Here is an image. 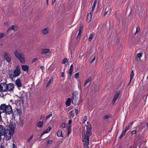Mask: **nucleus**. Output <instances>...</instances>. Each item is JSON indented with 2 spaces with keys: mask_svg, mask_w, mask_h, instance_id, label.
Here are the masks:
<instances>
[{
  "mask_svg": "<svg viewBox=\"0 0 148 148\" xmlns=\"http://www.w3.org/2000/svg\"><path fill=\"white\" fill-rule=\"evenodd\" d=\"M0 110L3 113H5L6 114H12V118H15V111H13L12 107L10 105H7L5 104H2L0 106Z\"/></svg>",
  "mask_w": 148,
  "mask_h": 148,
  "instance_id": "1",
  "label": "nucleus"
},
{
  "mask_svg": "<svg viewBox=\"0 0 148 148\" xmlns=\"http://www.w3.org/2000/svg\"><path fill=\"white\" fill-rule=\"evenodd\" d=\"M0 134L2 135H4L6 139L8 140L11 138V135L13 134L11 133L9 130L5 129V127L1 125H0Z\"/></svg>",
  "mask_w": 148,
  "mask_h": 148,
  "instance_id": "2",
  "label": "nucleus"
},
{
  "mask_svg": "<svg viewBox=\"0 0 148 148\" xmlns=\"http://www.w3.org/2000/svg\"><path fill=\"white\" fill-rule=\"evenodd\" d=\"M20 73V69L19 65L17 66L16 69L13 71L11 70L8 71V74L10 78L15 77L19 76Z\"/></svg>",
  "mask_w": 148,
  "mask_h": 148,
  "instance_id": "3",
  "label": "nucleus"
},
{
  "mask_svg": "<svg viewBox=\"0 0 148 148\" xmlns=\"http://www.w3.org/2000/svg\"><path fill=\"white\" fill-rule=\"evenodd\" d=\"M14 55L22 63H24L25 62V59L24 57V54L23 53H18V50L15 49L14 52Z\"/></svg>",
  "mask_w": 148,
  "mask_h": 148,
  "instance_id": "4",
  "label": "nucleus"
},
{
  "mask_svg": "<svg viewBox=\"0 0 148 148\" xmlns=\"http://www.w3.org/2000/svg\"><path fill=\"white\" fill-rule=\"evenodd\" d=\"M82 140L85 148H88V145L89 144V137L88 136L86 137L85 136H83Z\"/></svg>",
  "mask_w": 148,
  "mask_h": 148,
  "instance_id": "5",
  "label": "nucleus"
},
{
  "mask_svg": "<svg viewBox=\"0 0 148 148\" xmlns=\"http://www.w3.org/2000/svg\"><path fill=\"white\" fill-rule=\"evenodd\" d=\"M87 131L86 133V135L85 134V132H84V130L82 132V138H83V136H85L86 137L88 136L89 137V136H90L92 134L91 132V128L90 127L88 126L86 127Z\"/></svg>",
  "mask_w": 148,
  "mask_h": 148,
  "instance_id": "6",
  "label": "nucleus"
},
{
  "mask_svg": "<svg viewBox=\"0 0 148 148\" xmlns=\"http://www.w3.org/2000/svg\"><path fill=\"white\" fill-rule=\"evenodd\" d=\"M6 92L10 91L12 92L13 91L14 89V85L13 83H9L8 84H7L6 86Z\"/></svg>",
  "mask_w": 148,
  "mask_h": 148,
  "instance_id": "7",
  "label": "nucleus"
},
{
  "mask_svg": "<svg viewBox=\"0 0 148 148\" xmlns=\"http://www.w3.org/2000/svg\"><path fill=\"white\" fill-rule=\"evenodd\" d=\"M4 57L5 60L8 62H10L11 61V58L9 53L5 52L4 53Z\"/></svg>",
  "mask_w": 148,
  "mask_h": 148,
  "instance_id": "8",
  "label": "nucleus"
},
{
  "mask_svg": "<svg viewBox=\"0 0 148 148\" xmlns=\"http://www.w3.org/2000/svg\"><path fill=\"white\" fill-rule=\"evenodd\" d=\"M18 29V27L16 25H12L10 26L7 29V32H8L10 30H12L15 32Z\"/></svg>",
  "mask_w": 148,
  "mask_h": 148,
  "instance_id": "9",
  "label": "nucleus"
},
{
  "mask_svg": "<svg viewBox=\"0 0 148 148\" xmlns=\"http://www.w3.org/2000/svg\"><path fill=\"white\" fill-rule=\"evenodd\" d=\"M120 94L119 92L117 91L116 92L112 100V102L113 103H114L116 100L119 98Z\"/></svg>",
  "mask_w": 148,
  "mask_h": 148,
  "instance_id": "10",
  "label": "nucleus"
},
{
  "mask_svg": "<svg viewBox=\"0 0 148 148\" xmlns=\"http://www.w3.org/2000/svg\"><path fill=\"white\" fill-rule=\"evenodd\" d=\"M15 84L18 89L22 86V84L20 79H18L16 80L15 82Z\"/></svg>",
  "mask_w": 148,
  "mask_h": 148,
  "instance_id": "11",
  "label": "nucleus"
},
{
  "mask_svg": "<svg viewBox=\"0 0 148 148\" xmlns=\"http://www.w3.org/2000/svg\"><path fill=\"white\" fill-rule=\"evenodd\" d=\"M78 95V94L76 93L73 92V96L72 97V99L73 100L72 102L73 103V101H75L74 102L75 103V102L76 101L77 99V96Z\"/></svg>",
  "mask_w": 148,
  "mask_h": 148,
  "instance_id": "12",
  "label": "nucleus"
},
{
  "mask_svg": "<svg viewBox=\"0 0 148 148\" xmlns=\"http://www.w3.org/2000/svg\"><path fill=\"white\" fill-rule=\"evenodd\" d=\"M7 84H6L5 82H3L1 84V85H2L1 86V88H2L3 92H6V90H6V88H7L6 87Z\"/></svg>",
  "mask_w": 148,
  "mask_h": 148,
  "instance_id": "13",
  "label": "nucleus"
},
{
  "mask_svg": "<svg viewBox=\"0 0 148 148\" xmlns=\"http://www.w3.org/2000/svg\"><path fill=\"white\" fill-rule=\"evenodd\" d=\"M15 127V124L12 122H11L9 125L10 129L12 131H14Z\"/></svg>",
  "mask_w": 148,
  "mask_h": 148,
  "instance_id": "14",
  "label": "nucleus"
},
{
  "mask_svg": "<svg viewBox=\"0 0 148 148\" xmlns=\"http://www.w3.org/2000/svg\"><path fill=\"white\" fill-rule=\"evenodd\" d=\"M42 54L49 53L50 52V49H43L42 50Z\"/></svg>",
  "mask_w": 148,
  "mask_h": 148,
  "instance_id": "15",
  "label": "nucleus"
},
{
  "mask_svg": "<svg viewBox=\"0 0 148 148\" xmlns=\"http://www.w3.org/2000/svg\"><path fill=\"white\" fill-rule=\"evenodd\" d=\"M73 71V66L71 65L70 67V69H69L68 71V73L69 74L70 76H71L72 73Z\"/></svg>",
  "mask_w": 148,
  "mask_h": 148,
  "instance_id": "16",
  "label": "nucleus"
},
{
  "mask_svg": "<svg viewBox=\"0 0 148 148\" xmlns=\"http://www.w3.org/2000/svg\"><path fill=\"white\" fill-rule=\"evenodd\" d=\"M16 111H17V112L16 114L15 113L16 115H19V116H20L22 114V111L21 109V108H17L16 109Z\"/></svg>",
  "mask_w": 148,
  "mask_h": 148,
  "instance_id": "17",
  "label": "nucleus"
},
{
  "mask_svg": "<svg viewBox=\"0 0 148 148\" xmlns=\"http://www.w3.org/2000/svg\"><path fill=\"white\" fill-rule=\"evenodd\" d=\"M22 69L25 71H27L29 70V66L27 65H23L22 66Z\"/></svg>",
  "mask_w": 148,
  "mask_h": 148,
  "instance_id": "18",
  "label": "nucleus"
},
{
  "mask_svg": "<svg viewBox=\"0 0 148 148\" xmlns=\"http://www.w3.org/2000/svg\"><path fill=\"white\" fill-rule=\"evenodd\" d=\"M67 124L66 123H62L60 124L59 127L61 129L66 128L67 126Z\"/></svg>",
  "mask_w": 148,
  "mask_h": 148,
  "instance_id": "19",
  "label": "nucleus"
},
{
  "mask_svg": "<svg viewBox=\"0 0 148 148\" xmlns=\"http://www.w3.org/2000/svg\"><path fill=\"white\" fill-rule=\"evenodd\" d=\"M91 12H89L87 15V21L88 22H90L91 20Z\"/></svg>",
  "mask_w": 148,
  "mask_h": 148,
  "instance_id": "20",
  "label": "nucleus"
},
{
  "mask_svg": "<svg viewBox=\"0 0 148 148\" xmlns=\"http://www.w3.org/2000/svg\"><path fill=\"white\" fill-rule=\"evenodd\" d=\"M51 129V126H49L48 128L45 130H44L43 132V134H42L41 135V136L43 134H45V133H47L49 132L50 130Z\"/></svg>",
  "mask_w": 148,
  "mask_h": 148,
  "instance_id": "21",
  "label": "nucleus"
},
{
  "mask_svg": "<svg viewBox=\"0 0 148 148\" xmlns=\"http://www.w3.org/2000/svg\"><path fill=\"white\" fill-rule=\"evenodd\" d=\"M71 99L70 98H68V99L66 101V105L68 106H70L71 105Z\"/></svg>",
  "mask_w": 148,
  "mask_h": 148,
  "instance_id": "22",
  "label": "nucleus"
},
{
  "mask_svg": "<svg viewBox=\"0 0 148 148\" xmlns=\"http://www.w3.org/2000/svg\"><path fill=\"white\" fill-rule=\"evenodd\" d=\"M134 72L132 70L131 71V74L130 75V81L128 84V85H129L130 84L132 79V78L134 77Z\"/></svg>",
  "mask_w": 148,
  "mask_h": 148,
  "instance_id": "23",
  "label": "nucleus"
},
{
  "mask_svg": "<svg viewBox=\"0 0 148 148\" xmlns=\"http://www.w3.org/2000/svg\"><path fill=\"white\" fill-rule=\"evenodd\" d=\"M57 136L59 137H63L62 134V132L60 130H59L58 131L57 133Z\"/></svg>",
  "mask_w": 148,
  "mask_h": 148,
  "instance_id": "24",
  "label": "nucleus"
},
{
  "mask_svg": "<svg viewBox=\"0 0 148 148\" xmlns=\"http://www.w3.org/2000/svg\"><path fill=\"white\" fill-rule=\"evenodd\" d=\"M74 112L73 110L71 111L69 113V118H71V117H73L74 116Z\"/></svg>",
  "mask_w": 148,
  "mask_h": 148,
  "instance_id": "25",
  "label": "nucleus"
},
{
  "mask_svg": "<svg viewBox=\"0 0 148 148\" xmlns=\"http://www.w3.org/2000/svg\"><path fill=\"white\" fill-rule=\"evenodd\" d=\"M95 35L93 33H91L88 38V40L90 42L93 37Z\"/></svg>",
  "mask_w": 148,
  "mask_h": 148,
  "instance_id": "26",
  "label": "nucleus"
},
{
  "mask_svg": "<svg viewBox=\"0 0 148 148\" xmlns=\"http://www.w3.org/2000/svg\"><path fill=\"white\" fill-rule=\"evenodd\" d=\"M47 33L48 31L47 28H45L42 30V33L43 35L46 34H47Z\"/></svg>",
  "mask_w": 148,
  "mask_h": 148,
  "instance_id": "27",
  "label": "nucleus"
},
{
  "mask_svg": "<svg viewBox=\"0 0 148 148\" xmlns=\"http://www.w3.org/2000/svg\"><path fill=\"white\" fill-rule=\"evenodd\" d=\"M43 123L42 121H39L38 122L37 126L39 127H42L43 125Z\"/></svg>",
  "mask_w": 148,
  "mask_h": 148,
  "instance_id": "28",
  "label": "nucleus"
},
{
  "mask_svg": "<svg viewBox=\"0 0 148 148\" xmlns=\"http://www.w3.org/2000/svg\"><path fill=\"white\" fill-rule=\"evenodd\" d=\"M126 132L124 131H122L121 133V134L120 136L119 137V138L120 139L125 134Z\"/></svg>",
  "mask_w": 148,
  "mask_h": 148,
  "instance_id": "29",
  "label": "nucleus"
},
{
  "mask_svg": "<svg viewBox=\"0 0 148 148\" xmlns=\"http://www.w3.org/2000/svg\"><path fill=\"white\" fill-rule=\"evenodd\" d=\"M67 134H68V135L70 134L71 131V127L70 126V125H69V127H67Z\"/></svg>",
  "mask_w": 148,
  "mask_h": 148,
  "instance_id": "30",
  "label": "nucleus"
},
{
  "mask_svg": "<svg viewBox=\"0 0 148 148\" xmlns=\"http://www.w3.org/2000/svg\"><path fill=\"white\" fill-rule=\"evenodd\" d=\"M91 80V77H89L88 78V79H87L86 81L85 82L84 84V86H85Z\"/></svg>",
  "mask_w": 148,
  "mask_h": 148,
  "instance_id": "31",
  "label": "nucleus"
},
{
  "mask_svg": "<svg viewBox=\"0 0 148 148\" xmlns=\"http://www.w3.org/2000/svg\"><path fill=\"white\" fill-rule=\"evenodd\" d=\"M68 60L66 58H64L62 61V64H65L66 62H67Z\"/></svg>",
  "mask_w": 148,
  "mask_h": 148,
  "instance_id": "32",
  "label": "nucleus"
},
{
  "mask_svg": "<svg viewBox=\"0 0 148 148\" xmlns=\"http://www.w3.org/2000/svg\"><path fill=\"white\" fill-rule=\"evenodd\" d=\"M143 53H137V57L140 58L142 57Z\"/></svg>",
  "mask_w": 148,
  "mask_h": 148,
  "instance_id": "33",
  "label": "nucleus"
},
{
  "mask_svg": "<svg viewBox=\"0 0 148 148\" xmlns=\"http://www.w3.org/2000/svg\"><path fill=\"white\" fill-rule=\"evenodd\" d=\"M33 135H31L30 136V137L27 139V142L29 143L30 142L31 139L33 137Z\"/></svg>",
  "mask_w": 148,
  "mask_h": 148,
  "instance_id": "34",
  "label": "nucleus"
},
{
  "mask_svg": "<svg viewBox=\"0 0 148 148\" xmlns=\"http://www.w3.org/2000/svg\"><path fill=\"white\" fill-rule=\"evenodd\" d=\"M5 34L3 33H0V39L5 37Z\"/></svg>",
  "mask_w": 148,
  "mask_h": 148,
  "instance_id": "35",
  "label": "nucleus"
},
{
  "mask_svg": "<svg viewBox=\"0 0 148 148\" xmlns=\"http://www.w3.org/2000/svg\"><path fill=\"white\" fill-rule=\"evenodd\" d=\"M97 0H95L94 1V2L92 6V7H93V8H95V7L96 5V4L97 2Z\"/></svg>",
  "mask_w": 148,
  "mask_h": 148,
  "instance_id": "36",
  "label": "nucleus"
},
{
  "mask_svg": "<svg viewBox=\"0 0 148 148\" xmlns=\"http://www.w3.org/2000/svg\"><path fill=\"white\" fill-rule=\"evenodd\" d=\"M139 30H140V29H139V27H137L136 29V32L135 33V34H138L139 31Z\"/></svg>",
  "mask_w": 148,
  "mask_h": 148,
  "instance_id": "37",
  "label": "nucleus"
},
{
  "mask_svg": "<svg viewBox=\"0 0 148 148\" xmlns=\"http://www.w3.org/2000/svg\"><path fill=\"white\" fill-rule=\"evenodd\" d=\"M23 97H21L19 98V101L21 103H23Z\"/></svg>",
  "mask_w": 148,
  "mask_h": 148,
  "instance_id": "38",
  "label": "nucleus"
},
{
  "mask_svg": "<svg viewBox=\"0 0 148 148\" xmlns=\"http://www.w3.org/2000/svg\"><path fill=\"white\" fill-rule=\"evenodd\" d=\"M81 32L82 31H79L78 35L77 36V39L79 38L80 36H81V32Z\"/></svg>",
  "mask_w": 148,
  "mask_h": 148,
  "instance_id": "39",
  "label": "nucleus"
},
{
  "mask_svg": "<svg viewBox=\"0 0 148 148\" xmlns=\"http://www.w3.org/2000/svg\"><path fill=\"white\" fill-rule=\"evenodd\" d=\"M52 114L51 113L48 115L46 117V119H47L52 116Z\"/></svg>",
  "mask_w": 148,
  "mask_h": 148,
  "instance_id": "40",
  "label": "nucleus"
},
{
  "mask_svg": "<svg viewBox=\"0 0 148 148\" xmlns=\"http://www.w3.org/2000/svg\"><path fill=\"white\" fill-rule=\"evenodd\" d=\"M79 72L76 73L75 75V77L76 78H77L79 76Z\"/></svg>",
  "mask_w": 148,
  "mask_h": 148,
  "instance_id": "41",
  "label": "nucleus"
},
{
  "mask_svg": "<svg viewBox=\"0 0 148 148\" xmlns=\"http://www.w3.org/2000/svg\"><path fill=\"white\" fill-rule=\"evenodd\" d=\"M51 81H52V80H51V79H50L49 80V81H48V82L47 84V85H46V86H47V87L48 86H49L50 85V84L51 83Z\"/></svg>",
  "mask_w": 148,
  "mask_h": 148,
  "instance_id": "42",
  "label": "nucleus"
},
{
  "mask_svg": "<svg viewBox=\"0 0 148 148\" xmlns=\"http://www.w3.org/2000/svg\"><path fill=\"white\" fill-rule=\"evenodd\" d=\"M129 126H127L126 127L125 129V130L124 131L125 132H126L129 129Z\"/></svg>",
  "mask_w": 148,
  "mask_h": 148,
  "instance_id": "43",
  "label": "nucleus"
},
{
  "mask_svg": "<svg viewBox=\"0 0 148 148\" xmlns=\"http://www.w3.org/2000/svg\"><path fill=\"white\" fill-rule=\"evenodd\" d=\"M129 126H127L126 127L125 129V130L124 131L125 132H126L129 129Z\"/></svg>",
  "mask_w": 148,
  "mask_h": 148,
  "instance_id": "44",
  "label": "nucleus"
},
{
  "mask_svg": "<svg viewBox=\"0 0 148 148\" xmlns=\"http://www.w3.org/2000/svg\"><path fill=\"white\" fill-rule=\"evenodd\" d=\"M110 118V116L108 115H106L103 116L104 119H107Z\"/></svg>",
  "mask_w": 148,
  "mask_h": 148,
  "instance_id": "45",
  "label": "nucleus"
},
{
  "mask_svg": "<svg viewBox=\"0 0 148 148\" xmlns=\"http://www.w3.org/2000/svg\"><path fill=\"white\" fill-rule=\"evenodd\" d=\"M3 113L2 111L0 110V122L2 121V119L1 116V114Z\"/></svg>",
  "mask_w": 148,
  "mask_h": 148,
  "instance_id": "46",
  "label": "nucleus"
},
{
  "mask_svg": "<svg viewBox=\"0 0 148 148\" xmlns=\"http://www.w3.org/2000/svg\"><path fill=\"white\" fill-rule=\"evenodd\" d=\"M82 30H83V25H80V27L79 28V31H82Z\"/></svg>",
  "mask_w": 148,
  "mask_h": 148,
  "instance_id": "47",
  "label": "nucleus"
},
{
  "mask_svg": "<svg viewBox=\"0 0 148 148\" xmlns=\"http://www.w3.org/2000/svg\"><path fill=\"white\" fill-rule=\"evenodd\" d=\"M37 60V58H35L33 59L32 60V63H33L35 62Z\"/></svg>",
  "mask_w": 148,
  "mask_h": 148,
  "instance_id": "48",
  "label": "nucleus"
},
{
  "mask_svg": "<svg viewBox=\"0 0 148 148\" xmlns=\"http://www.w3.org/2000/svg\"><path fill=\"white\" fill-rule=\"evenodd\" d=\"M95 59V57H94L90 61V63H92L94 62Z\"/></svg>",
  "mask_w": 148,
  "mask_h": 148,
  "instance_id": "49",
  "label": "nucleus"
},
{
  "mask_svg": "<svg viewBox=\"0 0 148 148\" xmlns=\"http://www.w3.org/2000/svg\"><path fill=\"white\" fill-rule=\"evenodd\" d=\"M131 133L132 134H135L136 133V130H134L132 131Z\"/></svg>",
  "mask_w": 148,
  "mask_h": 148,
  "instance_id": "50",
  "label": "nucleus"
},
{
  "mask_svg": "<svg viewBox=\"0 0 148 148\" xmlns=\"http://www.w3.org/2000/svg\"><path fill=\"white\" fill-rule=\"evenodd\" d=\"M64 72L62 73L61 75V77H64Z\"/></svg>",
  "mask_w": 148,
  "mask_h": 148,
  "instance_id": "51",
  "label": "nucleus"
},
{
  "mask_svg": "<svg viewBox=\"0 0 148 148\" xmlns=\"http://www.w3.org/2000/svg\"><path fill=\"white\" fill-rule=\"evenodd\" d=\"M52 143V141L51 140H50L47 141V143L48 144H51Z\"/></svg>",
  "mask_w": 148,
  "mask_h": 148,
  "instance_id": "52",
  "label": "nucleus"
},
{
  "mask_svg": "<svg viewBox=\"0 0 148 148\" xmlns=\"http://www.w3.org/2000/svg\"><path fill=\"white\" fill-rule=\"evenodd\" d=\"M75 112L76 114V115H77L78 114V110L77 109H75Z\"/></svg>",
  "mask_w": 148,
  "mask_h": 148,
  "instance_id": "53",
  "label": "nucleus"
},
{
  "mask_svg": "<svg viewBox=\"0 0 148 148\" xmlns=\"http://www.w3.org/2000/svg\"><path fill=\"white\" fill-rule=\"evenodd\" d=\"M84 122L87 121V117L85 116L84 117Z\"/></svg>",
  "mask_w": 148,
  "mask_h": 148,
  "instance_id": "54",
  "label": "nucleus"
},
{
  "mask_svg": "<svg viewBox=\"0 0 148 148\" xmlns=\"http://www.w3.org/2000/svg\"><path fill=\"white\" fill-rule=\"evenodd\" d=\"M40 68L42 69V71H43L44 69V67L43 66H41L40 67Z\"/></svg>",
  "mask_w": 148,
  "mask_h": 148,
  "instance_id": "55",
  "label": "nucleus"
},
{
  "mask_svg": "<svg viewBox=\"0 0 148 148\" xmlns=\"http://www.w3.org/2000/svg\"><path fill=\"white\" fill-rule=\"evenodd\" d=\"M72 123V121L71 119L69 120L68 122V124H71Z\"/></svg>",
  "mask_w": 148,
  "mask_h": 148,
  "instance_id": "56",
  "label": "nucleus"
},
{
  "mask_svg": "<svg viewBox=\"0 0 148 148\" xmlns=\"http://www.w3.org/2000/svg\"><path fill=\"white\" fill-rule=\"evenodd\" d=\"M133 122H131L129 125L128 126H129L130 127H131L132 125H133Z\"/></svg>",
  "mask_w": 148,
  "mask_h": 148,
  "instance_id": "57",
  "label": "nucleus"
},
{
  "mask_svg": "<svg viewBox=\"0 0 148 148\" xmlns=\"http://www.w3.org/2000/svg\"><path fill=\"white\" fill-rule=\"evenodd\" d=\"M2 85H1L0 84V92H2V88H1V86Z\"/></svg>",
  "mask_w": 148,
  "mask_h": 148,
  "instance_id": "58",
  "label": "nucleus"
},
{
  "mask_svg": "<svg viewBox=\"0 0 148 148\" xmlns=\"http://www.w3.org/2000/svg\"><path fill=\"white\" fill-rule=\"evenodd\" d=\"M106 9H105V12L104 13V16H105L106 14H107V13L108 11H107L106 12Z\"/></svg>",
  "mask_w": 148,
  "mask_h": 148,
  "instance_id": "59",
  "label": "nucleus"
},
{
  "mask_svg": "<svg viewBox=\"0 0 148 148\" xmlns=\"http://www.w3.org/2000/svg\"><path fill=\"white\" fill-rule=\"evenodd\" d=\"M12 147L13 148H16V146L15 145L14 143H13L12 144Z\"/></svg>",
  "mask_w": 148,
  "mask_h": 148,
  "instance_id": "60",
  "label": "nucleus"
},
{
  "mask_svg": "<svg viewBox=\"0 0 148 148\" xmlns=\"http://www.w3.org/2000/svg\"><path fill=\"white\" fill-rule=\"evenodd\" d=\"M45 117V116L44 115H42L40 117V119H42V118L44 119Z\"/></svg>",
  "mask_w": 148,
  "mask_h": 148,
  "instance_id": "61",
  "label": "nucleus"
},
{
  "mask_svg": "<svg viewBox=\"0 0 148 148\" xmlns=\"http://www.w3.org/2000/svg\"><path fill=\"white\" fill-rule=\"evenodd\" d=\"M56 1V0H52V3L53 4V5L54 3Z\"/></svg>",
  "mask_w": 148,
  "mask_h": 148,
  "instance_id": "62",
  "label": "nucleus"
},
{
  "mask_svg": "<svg viewBox=\"0 0 148 148\" xmlns=\"http://www.w3.org/2000/svg\"><path fill=\"white\" fill-rule=\"evenodd\" d=\"M93 8V7H92V10H91V11L92 12H93L94 10V8Z\"/></svg>",
  "mask_w": 148,
  "mask_h": 148,
  "instance_id": "63",
  "label": "nucleus"
},
{
  "mask_svg": "<svg viewBox=\"0 0 148 148\" xmlns=\"http://www.w3.org/2000/svg\"><path fill=\"white\" fill-rule=\"evenodd\" d=\"M146 126L147 127H148V123H146Z\"/></svg>",
  "mask_w": 148,
  "mask_h": 148,
  "instance_id": "64",
  "label": "nucleus"
}]
</instances>
